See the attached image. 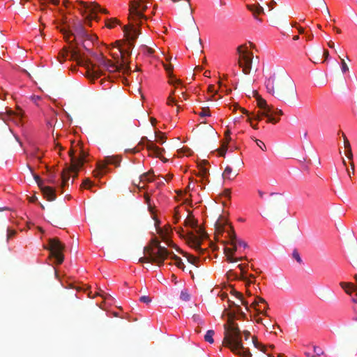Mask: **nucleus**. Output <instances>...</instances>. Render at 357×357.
Segmentation results:
<instances>
[{
    "label": "nucleus",
    "instance_id": "39448f33",
    "mask_svg": "<svg viewBox=\"0 0 357 357\" xmlns=\"http://www.w3.org/2000/svg\"><path fill=\"white\" fill-rule=\"evenodd\" d=\"M72 27L74 32L70 29L69 24H66V26L63 27L59 25L56 26V28L62 33L64 39L68 43H70L73 42L75 40L76 38L86 39L91 42H93L97 39V36L96 35L90 34L86 31L80 22L74 21L73 22Z\"/></svg>",
    "mask_w": 357,
    "mask_h": 357
},
{
    "label": "nucleus",
    "instance_id": "9d476101",
    "mask_svg": "<svg viewBox=\"0 0 357 357\" xmlns=\"http://www.w3.org/2000/svg\"><path fill=\"white\" fill-rule=\"evenodd\" d=\"M196 233L198 236L195 235L192 232L188 234L187 241L188 245L192 248L199 255L204 254L206 249L201 248L202 241L207 237V234L201 227H197Z\"/></svg>",
    "mask_w": 357,
    "mask_h": 357
},
{
    "label": "nucleus",
    "instance_id": "bb28decb",
    "mask_svg": "<svg viewBox=\"0 0 357 357\" xmlns=\"http://www.w3.org/2000/svg\"><path fill=\"white\" fill-rule=\"evenodd\" d=\"M185 225L192 228L197 227V221L191 215H189L185 220Z\"/></svg>",
    "mask_w": 357,
    "mask_h": 357
},
{
    "label": "nucleus",
    "instance_id": "ddd939ff",
    "mask_svg": "<svg viewBox=\"0 0 357 357\" xmlns=\"http://www.w3.org/2000/svg\"><path fill=\"white\" fill-rule=\"evenodd\" d=\"M121 160L116 156H106L103 161H99L96 165V169L93 172L95 177H100L106 173L107 165H114L119 167Z\"/></svg>",
    "mask_w": 357,
    "mask_h": 357
},
{
    "label": "nucleus",
    "instance_id": "412c9836",
    "mask_svg": "<svg viewBox=\"0 0 357 357\" xmlns=\"http://www.w3.org/2000/svg\"><path fill=\"white\" fill-rule=\"evenodd\" d=\"M251 306L255 307L258 311L265 310L267 309L266 301L261 297H257L255 301L252 303Z\"/></svg>",
    "mask_w": 357,
    "mask_h": 357
},
{
    "label": "nucleus",
    "instance_id": "72a5a7b5",
    "mask_svg": "<svg viewBox=\"0 0 357 357\" xmlns=\"http://www.w3.org/2000/svg\"><path fill=\"white\" fill-rule=\"evenodd\" d=\"M119 23V21H118L116 18H112V19H109L106 21L105 26L109 29H112V28L114 27L115 25Z\"/></svg>",
    "mask_w": 357,
    "mask_h": 357
},
{
    "label": "nucleus",
    "instance_id": "774afa93",
    "mask_svg": "<svg viewBox=\"0 0 357 357\" xmlns=\"http://www.w3.org/2000/svg\"><path fill=\"white\" fill-rule=\"evenodd\" d=\"M226 149H227V147H226V146H225V147H224V146H223V147H222V150H220V155L221 156H225V153H226Z\"/></svg>",
    "mask_w": 357,
    "mask_h": 357
},
{
    "label": "nucleus",
    "instance_id": "9b49d317",
    "mask_svg": "<svg viewBox=\"0 0 357 357\" xmlns=\"http://www.w3.org/2000/svg\"><path fill=\"white\" fill-rule=\"evenodd\" d=\"M50 251V257H54L57 264H61L64 260L63 251L65 249V245L58 238H50L49 247L47 248Z\"/></svg>",
    "mask_w": 357,
    "mask_h": 357
},
{
    "label": "nucleus",
    "instance_id": "37998d69",
    "mask_svg": "<svg viewBox=\"0 0 357 357\" xmlns=\"http://www.w3.org/2000/svg\"><path fill=\"white\" fill-rule=\"evenodd\" d=\"M313 349H314V352L315 353L314 356H319L324 354V351L319 347L314 346Z\"/></svg>",
    "mask_w": 357,
    "mask_h": 357
},
{
    "label": "nucleus",
    "instance_id": "a878e982",
    "mask_svg": "<svg viewBox=\"0 0 357 357\" xmlns=\"http://www.w3.org/2000/svg\"><path fill=\"white\" fill-rule=\"evenodd\" d=\"M225 231L224 225L220 222H217L215 224V236L217 240H218L219 235H222Z\"/></svg>",
    "mask_w": 357,
    "mask_h": 357
},
{
    "label": "nucleus",
    "instance_id": "49530a36",
    "mask_svg": "<svg viewBox=\"0 0 357 357\" xmlns=\"http://www.w3.org/2000/svg\"><path fill=\"white\" fill-rule=\"evenodd\" d=\"M255 142H256L257 145V146H259L261 150H263V151H265V150H266V145L264 144V143L262 141H261V140H259V139H255Z\"/></svg>",
    "mask_w": 357,
    "mask_h": 357
},
{
    "label": "nucleus",
    "instance_id": "603ef678",
    "mask_svg": "<svg viewBox=\"0 0 357 357\" xmlns=\"http://www.w3.org/2000/svg\"><path fill=\"white\" fill-rule=\"evenodd\" d=\"M16 234V231L15 230H12L10 229H7V239H10L12 237H13Z\"/></svg>",
    "mask_w": 357,
    "mask_h": 357
},
{
    "label": "nucleus",
    "instance_id": "f257e3e1",
    "mask_svg": "<svg viewBox=\"0 0 357 357\" xmlns=\"http://www.w3.org/2000/svg\"><path fill=\"white\" fill-rule=\"evenodd\" d=\"M265 86L268 93L284 102L294 103L297 99L296 84L284 70L271 73L265 81Z\"/></svg>",
    "mask_w": 357,
    "mask_h": 357
},
{
    "label": "nucleus",
    "instance_id": "7c9ffc66",
    "mask_svg": "<svg viewBox=\"0 0 357 357\" xmlns=\"http://www.w3.org/2000/svg\"><path fill=\"white\" fill-rule=\"evenodd\" d=\"M214 334H215L214 331L208 330L206 332V335H204L205 341L209 342L210 344L213 343L214 340H213V337Z\"/></svg>",
    "mask_w": 357,
    "mask_h": 357
},
{
    "label": "nucleus",
    "instance_id": "5701e85b",
    "mask_svg": "<svg viewBox=\"0 0 357 357\" xmlns=\"http://www.w3.org/2000/svg\"><path fill=\"white\" fill-rule=\"evenodd\" d=\"M340 285L347 294L351 295L354 291L357 293V286L353 283L342 282L340 283ZM356 296H357V294Z\"/></svg>",
    "mask_w": 357,
    "mask_h": 357
},
{
    "label": "nucleus",
    "instance_id": "4c0bfd02",
    "mask_svg": "<svg viewBox=\"0 0 357 357\" xmlns=\"http://www.w3.org/2000/svg\"><path fill=\"white\" fill-rule=\"evenodd\" d=\"M199 115L200 116H211V113H210V110H209V108L207 107H203L202 109V112L199 113Z\"/></svg>",
    "mask_w": 357,
    "mask_h": 357
},
{
    "label": "nucleus",
    "instance_id": "e433bc0d",
    "mask_svg": "<svg viewBox=\"0 0 357 357\" xmlns=\"http://www.w3.org/2000/svg\"><path fill=\"white\" fill-rule=\"evenodd\" d=\"M292 257L294 258L298 263L300 264H303V260L298 253V252L296 250H294L292 253Z\"/></svg>",
    "mask_w": 357,
    "mask_h": 357
},
{
    "label": "nucleus",
    "instance_id": "79ce46f5",
    "mask_svg": "<svg viewBox=\"0 0 357 357\" xmlns=\"http://www.w3.org/2000/svg\"><path fill=\"white\" fill-rule=\"evenodd\" d=\"M142 48H143L144 53H146V54H148L149 56H151L154 53V50L151 47H149L147 46H144Z\"/></svg>",
    "mask_w": 357,
    "mask_h": 357
},
{
    "label": "nucleus",
    "instance_id": "5fc2aeb1",
    "mask_svg": "<svg viewBox=\"0 0 357 357\" xmlns=\"http://www.w3.org/2000/svg\"><path fill=\"white\" fill-rule=\"evenodd\" d=\"M342 137H343V139H344V148H345V149H347V148L351 147V145H350L349 141L348 140V139H347V137H346V135H345L344 134H342Z\"/></svg>",
    "mask_w": 357,
    "mask_h": 357
},
{
    "label": "nucleus",
    "instance_id": "aec40b11",
    "mask_svg": "<svg viewBox=\"0 0 357 357\" xmlns=\"http://www.w3.org/2000/svg\"><path fill=\"white\" fill-rule=\"evenodd\" d=\"M164 66V68L165 69V70L167 71L168 75H169V84H181V81L180 79H178L174 77V76L172 75V70H173V66H172L171 64H163Z\"/></svg>",
    "mask_w": 357,
    "mask_h": 357
},
{
    "label": "nucleus",
    "instance_id": "7ed1b4c3",
    "mask_svg": "<svg viewBox=\"0 0 357 357\" xmlns=\"http://www.w3.org/2000/svg\"><path fill=\"white\" fill-rule=\"evenodd\" d=\"M144 257L139 259V262L152 263L161 266L170 255V252L165 247L162 246L160 242L155 238L144 248Z\"/></svg>",
    "mask_w": 357,
    "mask_h": 357
},
{
    "label": "nucleus",
    "instance_id": "dca6fc26",
    "mask_svg": "<svg viewBox=\"0 0 357 357\" xmlns=\"http://www.w3.org/2000/svg\"><path fill=\"white\" fill-rule=\"evenodd\" d=\"M228 234V238H229V244L233 246V248H225L224 249L225 254H231L234 255L235 252L237 250V246L235 241L236 240V235L235 234L234 229L233 227L231 225L229 226V230L227 231Z\"/></svg>",
    "mask_w": 357,
    "mask_h": 357
},
{
    "label": "nucleus",
    "instance_id": "c756f323",
    "mask_svg": "<svg viewBox=\"0 0 357 357\" xmlns=\"http://www.w3.org/2000/svg\"><path fill=\"white\" fill-rule=\"evenodd\" d=\"M248 266V264H239L238 265V268L241 271V280L248 282V278L245 275L246 272L245 271V268H247Z\"/></svg>",
    "mask_w": 357,
    "mask_h": 357
},
{
    "label": "nucleus",
    "instance_id": "c85d7f7f",
    "mask_svg": "<svg viewBox=\"0 0 357 357\" xmlns=\"http://www.w3.org/2000/svg\"><path fill=\"white\" fill-rule=\"evenodd\" d=\"M98 61L99 63V65L104 67L105 69L108 67V66L112 63V61L111 60L107 59L102 55H100L98 57Z\"/></svg>",
    "mask_w": 357,
    "mask_h": 357
},
{
    "label": "nucleus",
    "instance_id": "864d4df0",
    "mask_svg": "<svg viewBox=\"0 0 357 357\" xmlns=\"http://www.w3.org/2000/svg\"><path fill=\"white\" fill-rule=\"evenodd\" d=\"M350 165H351V170H349V169H347V172L348 176L351 178V174H354V164L353 162H351Z\"/></svg>",
    "mask_w": 357,
    "mask_h": 357
},
{
    "label": "nucleus",
    "instance_id": "6e6d98bb",
    "mask_svg": "<svg viewBox=\"0 0 357 357\" xmlns=\"http://www.w3.org/2000/svg\"><path fill=\"white\" fill-rule=\"evenodd\" d=\"M236 296L241 301V304L248 307V302L243 299V295L241 293L236 292Z\"/></svg>",
    "mask_w": 357,
    "mask_h": 357
},
{
    "label": "nucleus",
    "instance_id": "393cba45",
    "mask_svg": "<svg viewBox=\"0 0 357 357\" xmlns=\"http://www.w3.org/2000/svg\"><path fill=\"white\" fill-rule=\"evenodd\" d=\"M181 253L183 255V256L186 257H187V259L189 263L196 266H199V257H195L192 255H190V254H188L186 252H183L182 251H181Z\"/></svg>",
    "mask_w": 357,
    "mask_h": 357
},
{
    "label": "nucleus",
    "instance_id": "13d9d810",
    "mask_svg": "<svg viewBox=\"0 0 357 357\" xmlns=\"http://www.w3.org/2000/svg\"><path fill=\"white\" fill-rule=\"evenodd\" d=\"M34 178H35L36 181L37 182V183H38V186L40 187V188L43 186V181H41V179H40L39 176L34 175Z\"/></svg>",
    "mask_w": 357,
    "mask_h": 357
},
{
    "label": "nucleus",
    "instance_id": "a18cd8bd",
    "mask_svg": "<svg viewBox=\"0 0 357 357\" xmlns=\"http://www.w3.org/2000/svg\"><path fill=\"white\" fill-rule=\"evenodd\" d=\"M92 185H93V183L91 182V181L89 178H86L83 181V183L82 184V187L90 188L92 186Z\"/></svg>",
    "mask_w": 357,
    "mask_h": 357
},
{
    "label": "nucleus",
    "instance_id": "3c124183",
    "mask_svg": "<svg viewBox=\"0 0 357 357\" xmlns=\"http://www.w3.org/2000/svg\"><path fill=\"white\" fill-rule=\"evenodd\" d=\"M225 255L227 256V260L228 262L234 263V262L238 261V259H235V258L233 257L234 255H231V254H225Z\"/></svg>",
    "mask_w": 357,
    "mask_h": 357
},
{
    "label": "nucleus",
    "instance_id": "58836bf2",
    "mask_svg": "<svg viewBox=\"0 0 357 357\" xmlns=\"http://www.w3.org/2000/svg\"><path fill=\"white\" fill-rule=\"evenodd\" d=\"M208 174V169H206V167H201L199 168V173H198V175L199 176H202V177L204 178V177H206L207 176Z\"/></svg>",
    "mask_w": 357,
    "mask_h": 357
},
{
    "label": "nucleus",
    "instance_id": "b1692460",
    "mask_svg": "<svg viewBox=\"0 0 357 357\" xmlns=\"http://www.w3.org/2000/svg\"><path fill=\"white\" fill-rule=\"evenodd\" d=\"M149 175H150V172H146V173L142 174L139 176V180L137 182L134 181L133 184L135 185H136L138 188H143L144 186L140 187V185H139L140 183L144 182V181L151 182V179L149 178Z\"/></svg>",
    "mask_w": 357,
    "mask_h": 357
},
{
    "label": "nucleus",
    "instance_id": "a19ab883",
    "mask_svg": "<svg viewBox=\"0 0 357 357\" xmlns=\"http://www.w3.org/2000/svg\"><path fill=\"white\" fill-rule=\"evenodd\" d=\"M341 59V68L343 73H346L349 70V67L347 64L345 62V60L344 59L340 58Z\"/></svg>",
    "mask_w": 357,
    "mask_h": 357
},
{
    "label": "nucleus",
    "instance_id": "f3484780",
    "mask_svg": "<svg viewBox=\"0 0 357 357\" xmlns=\"http://www.w3.org/2000/svg\"><path fill=\"white\" fill-rule=\"evenodd\" d=\"M270 195L272 197L270 204L271 207L275 212H278L279 211L280 206H283L282 209L284 211H287L284 207V200L282 197V194L278 192H271Z\"/></svg>",
    "mask_w": 357,
    "mask_h": 357
},
{
    "label": "nucleus",
    "instance_id": "338daca9",
    "mask_svg": "<svg viewBox=\"0 0 357 357\" xmlns=\"http://www.w3.org/2000/svg\"><path fill=\"white\" fill-rule=\"evenodd\" d=\"M275 4H276L275 1H274L273 0H272V1L270 2V3L268 5V7L270 8H269V10H273V7H274V5H275Z\"/></svg>",
    "mask_w": 357,
    "mask_h": 357
},
{
    "label": "nucleus",
    "instance_id": "f704fd0d",
    "mask_svg": "<svg viewBox=\"0 0 357 357\" xmlns=\"http://www.w3.org/2000/svg\"><path fill=\"white\" fill-rule=\"evenodd\" d=\"M68 54V50L66 48L63 49V52H60L59 54V59L60 63H63L65 60L66 56Z\"/></svg>",
    "mask_w": 357,
    "mask_h": 357
},
{
    "label": "nucleus",
    "instance_id": "8fccbe9b",
    "mask_svg": "<svg viewBox=\"0 0 357 357\" xmlns=\"http://www.w3.org/2000/svg\"><path fill=\"white\" fill-rule=\"evenodd\" d=\"M235 242L236 243V246L239 245L240 247H243L244 248L248 247L247 243L245 241H242V240H239V239L236 238Z\"/></svg>",
    "mask_w": 357,
    "mask_h": 357
},
{
    "label": "nucleus",
    "instance_id": "680f3d73",
    "mask_svg": "<svg viewBox=\"0 0 357 357\" xmlns=\"http://www.w3.org/2000/svg\"><path fill=\"white\" fill-rule=\"evenodd\" d=\"M208 91L210 93H217V91L215 90L214 85H209L208 87Z\"/></svg>",
    "mask_w": 357,
    "mask_h": 357
},
{
    "label": "nucleus",
    "instance_id": "09e8293b",
    "mask_svg": "<svg viewBox=\"0 0 357 357\" xmlns=\"http://www.w3.org/2000/svg\"><path fill=\"white\" fill-rule=\"evenodd\" d=\"M178 153L185 154V155H191L192 151L189 148H183L178 151Z\"/></svg>",
    "mask_w": 357,
    "mask_h": 357
},
{
    "label": "nucleus",
    "instance_id": "0e129e2a",
    "mask_svg": "<svg viewBox=\"0 0 357 357\" xmlns=\"http://www.w3.org/2000/svg\"><path fill=\"white\" fill-rule=\"evenodd\" d=\"M243 334L244 335L245 340H247L250 335V333L248 331H243Z\"/></svg>",
    "mask_w": 357,
    "mask_h": 357
},
{
    "label": "nucleus",
    "instance_id": "ea45409f",
    "mask_svg": "<svg viewBox=\"0 0 357 357\" xmlns=\"http://www.w3.org/2000/svg\"><path fill=\"white\" fill-rule=\"evenodd\" d=\"M232 172V168L231 167L227 166L222 174L224 178H229L230 174Z\"/></svg>",
    "mask_w": 357,
    "mask_h": 357
},
{
    "label": "nucleus",
    "instance_id": "6ab92c4d",
    "mask_svg": "<svg viewBox=\"0 0 357 357\" xmlns=\"http://www.w3.org/2000/svg\"><path fill=\"white\" fill-rule=\"evenodd\" d=\"M40 190L43 192L44 197L48 201H54L56 199V196L53 188L50 186H43L40 188Z\"/></svg>",
    "mask_w": 357,
    "mask_h": 357
},
{
    "label": "nucleus",
    "instance_id": "c03bdc74",
    "mask_svg": "<svg viewBox=\"0 0 357 357\" xmlns=\"http://www.w3.org/2000/svg\"><path fill=\"white\" fill-rule=\"evenodd\" d=\"M347 151H346V155L347 157V158L351 161V162H353L352 160H353V154H352V151H351V147H349V148H347L346 149Z\"/></svg>",
    "mask_w": 357,
    "mask_h": 357
},
{
    "label": "nucleus",
    "instance_id": "4468645a",
    "mask_svg": "<svg viewBox=\"0 0 357 357\" xmlns=\"http://www.w3.org/2000/svg\"><path fill=\"white\" fill-rule=\"evenodd\" d=\"M145 142L146 147L149 152V155H154L160 158L165 150L157 146L152 141L148 139L146 137L142 138V140L139 143L138 146L144 145Z\"/></svg>",
    "mask_w": 357,
    "mask_h": 357
},
{
    "label": "nucleus",
    "instance_id": "69168bd1",
    "mask_svg": "<svg viewBox=\"0 0 357 357\" xmlns=\"http://www.w3.org/2000/svg\"><path fill=\"white\" fill-rule=\"evenodd\" d=\"M174 98L172 97V94L168 97L167 98V104L172 105L173 102H174Z\"/></svg>",
    "mask_w": 357,
    "mask_h": 357
},
{
    "label": "nucleus",
    "instance_id": "052dcab7",
    "mask_svg": "<svg viewBox=\"0 0 357 357\" xmlns=\"http://www.w3.org/2000/svg\"><path fill=\"white\" fill-rule=\"evenodd\" d=\"M263 116H264L261 114V111L258 112V114L255 116L254 119L255 120L260 121V120H261Z\"/></svg>",
    "mask_w": 357,
    "mask_h": 357
},
{
    "label": "nucleus",
    "instance_id": "e2e57ef3",
    "mask_svg": "<svg viewBox=\"0 0 357 357\" xmlns=\"http://www.w3.org/2000/svg\"><path fill=\"white\" fill-rule=\"evenodd\" d=\"M169 256L174 261H176V260H178V258H180L179 257L176 256V255H174V253H172V252H170V255Z\"/></svg>",
    "mask_w": 357,
    "mask_h": 357
},
{
    "label": "nucleus",
    "instance_id": "1a4fd4ad",
    "mask_svg": "<svg viewBox=\"0 0 357 357\" xmlns=\"http://www.w3.org/2000/svg\"><path fill=\"white\" fill-rule=\"evenodd\" d=\"M236 50L238 54V66L242 68V72L245 75L250 74L252 70L253 53L248 50L245 45L238 46Z\"/></svg>",
    "mask_w": 357,
    "mask_h": 357
},
{
    "label": "nucleus",
    "instance_id": "4be33fe9",
    "mask_svg": "<svg viewBox=\"0 0 357 357\" xmlns=\"http://www.w3.org/2000/svg\"><path fill=\"white\" fill-rule=\"evenodd\" d=\"M248 9L252 13L253 16L258 19L257 16L261 13H264L263 7L259 3H255L252 5H247Z\"/></svg>",
    "mask_w": 357,
    "mask_h": 357
},
{
    "label": "nucleus",
    "instance_id": "2f4dec72",
    "mask_svg": "<svg viewBox=\"0 0 357 357\" xmlns=\"http://www.w3.org/2000/svg\"><path fill=\"white\" fill-rule=\"evenodd\" d=\"M252 342L254 346L257 348L259 350L263 351L264 353L266 352V347L263 345L262 344L258 342L256 337H252Z\"/></svg>",
    "mask_w": 357,
    "mask_h": 357
},
{
    "label": "nucleus",
    "instance_id": "bf43d9fd",
    "mask_svg": "<svg viewBox=\"0 0 357 357\" xmlns=\"http://www.w3.org/2000/svg\"><path fill=\"white\" fill-rule=\"evenodd\" d=\"M239 109L243 114L248 115V112L245 108L241 107L238 105L234 106V110Z\"/></svg>",
    "mask_w": 357,
    "mask_h": 357
},
{
    "label": "nucleus",
    "instance_id": "f03ea898",
    "mask_svg": "<svg viewBox=\"0 0 357 357\" xmlns=\"http://www.w3.org/2000/svg\"><path fill=\"white\" fill-rule=\"evenodd\" d=\"M224 339L222 344L230 350L243 357H251L249 349L245 348L242 342L241 332L233 318L229 317L227 323L224 324Z\"/></svg>",
    "mask_w": 357,
    "mask_h": 357
},
{
    "label": "nucleus",
    "instance_id": "20e7f679",
    "mask_svg": "<svg viewBox=\"0 0 357 357\" xmlns=\"http://www.w3.org/2000/svg\"><path fill=\"white\" fill-rule=\"evenodd\" d=\"M123 31L125 36L126 37L127 41L124 43L123 45H121V43L119 40L116 41L115 43L117 45L121 61L123 63H128L129 65L127 56H130L131 54L130 50L140 32L133 24L124 26L123 27Z\"/></svg>",
    "mask_w": 357,
    "mask_h": 357
},
{
    "label": "nucleus",
    "instance_id": "0eeeda50",
    "mask_svg": "<svg viewBox=\"0 0 357 357\" xmlns=\"http://www.w3.org/2000/svg\"><path fill=\"white\" fill-rule=\"evenodd\" d=\"M256 100L257 106L261 110V114L266 117L268 119L267 123H276L279 121L280 119L276 116H280L283 114L281 109H274L273 106L268 105L264 98L256 93Z\"/></svg>",
    "mask_w": 357,
    "mask_h": 357
},
{
    "label": "nucleus",
    "instance_id": "423d86ee",
    "mask_svg": "<svg viewBox=\"0 0 357 357\" xmlns=\"http://www.w3.org/2000/svg\"><path fill=\"white\" fill-rule=\"evenodd\" d=\"M146 4H142L141 0H134L130 2L129 8V20L130 24H133L135 27L139 25L142 20H146V17L144 15V12L147 9Z\"/></svg>",
    "mask_w": 357,
    "mask_h": 357
},
{
    "label": "nucleus",
    "instance_id": "4d7b16f0",
    "mask_svg": "<svg viewBox=\"0 0 357 357\" xmlns=\"http://www.w3.org/2000/svg\"><path fill=\"white\" fill-rule=\"evenodd\" d=\"M139 301L145 303H151V299L149 296H142L140 297Z\"/></svg>",
    "mask_w": 357,
    "mask_h": 357
},
{
    "label": "nucleus",
    "instance_id": "6e6552de",
    "mask_svg": "<svg viewBox=\"0 0 357 357\" xmlns=\"http://www.w3.org/2000/svg\"><path fill=\"white\" fill-rule=\"evenodd\" d=\"M70 59L76 61L79 65L85 66L88 77L93 80L99 78L102 75L100 70L95 69V66L75 50L70 52Z\"/></svg>",
    "mask_w": 357,
    "mask_h": 357
},
{
    "label": "nucleus",
    "instance_id": "473e14b6",
    "mask_svg": "<svg viewBox=\"0 0 357 357\" xmlns=\"http://www.w3.org/2000/svg\"><path fill=\"white\" fill-rule=\"evenodd\" d=\"M155 138H156V141L160 143L161 144H162L165 142L166 137H165L164 133H162L160 131L155 132Z\"/></svg>",
    "mask_w": 357,
    "mask_h": 357
},
{
    "label": "nucleus",
    "instance_id": "c9c22d12",
    "mask_svg": "<svg viewBox=\"0 0 357 357\" xmlns=\"http://www.w3.org/2000/svg\"><path fill=\"white\" fill-rule=\"evenodd\" d=\"M180 298L181 300H183L184 301H188L190 300V296L188 294V292L187 291V290H183L181 292Z\"/></svg>",
    "mask_w": 357,
    "mask_h": 357
},
{
    "label": "nucleus",
    "instance_id": "de8ad7c7",
    "mask_svg": "<svg viewBox=\"0 0 357 357\" xmlns=\"http://www.w3.org/2000/svg\"><path fill=\"white\" fill-rule=\"evenodd\" d=\"M175 264H176V266L178 268H181V269L184 270V268H185V265H184V264H183V262L182 261V259H181V258H178V260H176V261H175Z\"/></svg>",
    "mask_w": 357,
    "mask_h": 357
},
{
    "label": "nucleus",
    "instance_id": "cd10ccee",
    "mask_svg": "<svg viewBox=\"0 0 357 357\" xmlns=\"http://www.w3.org/2000/svg\"><path fill=\"white\" fill-rule=\"evenodd\" d=\"M61 188H64L68 185V182L70 179V172H68V169L64 170L61 174Z\"/></svg>",
    "mask_w": 357,
    "mask_h": 357
},
{
    "label": "nucleus",
    "instance_id": "f8f14e48",
    "mask_svg": "<svg viewBox=\"0 0 357 357\" xmlns=\"http://www.w3.org/2000/svg\"><path fill=\"white\" fill-rule=\"evenodd\" d=\"M82 5L83 6L84 12L87 13L86 17V23L89 26H91V21L92 20H98L97 13L99 12L107 13V11L105 9L101 8L100 5L95 2H91L89 3L82 2Z\"/></svg>",
    "mask_w": 357,
    "mask_h": 357
},
{
    "label": "nucleus",
    "instance_id": "a211bd4d",
    "mask_svg": "<svg viewBox=\"0 0 357 357\" xmlns=\"http://www.w3.org/2000/svg\"><path fill=\"white\" fill-rule=\"evenodd\" d=\"M69 156L70 157L71 165L70 166V169L72 171L77 170L78 167H80L83 165V162L81 159H77L75 156V152L73 149H70L68 152Z\"/></svg>",
    "mask_w": 357,
    "mask_h": 357
},
{
    "label": "nucleus",
    "instance_id": "2eb2a0df",
    "mask_svg": "<svg viewBox=\"0 0 357 357\" xmlns=\"http://www.w3.org/2000/svg\"><path fill=\"white\" fill-rule=\"evenodd\" d=\"M106 70L109 73L123 72L124 74H129L131 71L130 67L128 63H123L122 61L119 63V61H116V63L112 62Z\"/></svg>",
    "mask_w": 357,
    "mask_h": 357
}]
</instances>
